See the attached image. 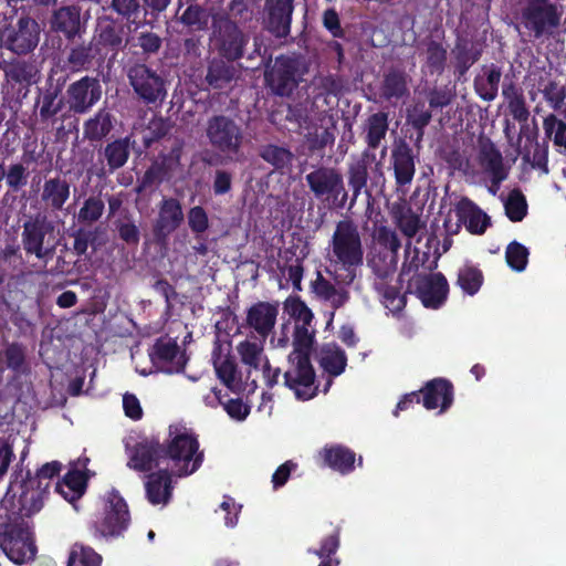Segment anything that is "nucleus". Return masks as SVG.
<instances>
[{
	"label": "nucleus",
	"mask_w": 566,
	"mask_h": 566,
	"mask_svg": "<svg viewBox=\"0 0 566 566\" xmlns=\"http://www.w3.org/2000/svg\"><path fill=\"white\" fill-rule=\"evenodd\" d=\"M198 436L192 431L170 424L161 442L157 437H146L133 447L126 444L129 454L127 467L137 472H148L160 463L170 462L179 478L189 476L202 465L205 453L199 450Z\"/></svg>",
	"instance_id": "nucleus-1"
},
{
	"label": "nucleus",
	"mask_w": 566,
	"mask_h": 566,
	"mask_svg": "<svg viewBox=\"0 0 566 566\" xmlns=\"http://www.w3.org/2000/svg\"><path fill=\"white\" fill-rule=\"evenodd\" d=\"M388 129V113L377 112L367 117L364 125V142L367 149L363 150L359 156L353 157L347 166V185L352 191L349 208L355 206L361 193H365L369 200L373 198L374 188L381 191L385 187L386 178L382 164L377 160L373 150L381 145Z\"/></svg>",
	"instance_id": "nucleus-2"
},
{
	"label": "nucleus",
	"mask_w": 566,
	"mask_h": 566,
	"mask_svg": "<svg viewBox=\"0 0 566 566\" xmlns=\"http://www.w3.org/2000/svg\"><path fill=\"white\" fill-rule=\"evenodd\" d=\"M331 263L328 271L336 284L350 286L364 265V245L358 226L352 219L339 220L329 241Z\"/></svg>",
	"instance_id": "nucleus-3"
},
{
	"label": "nucleus",
	"mask_w": 566,
	"mask_h": 566,
	"mask_svg": "<svg viewBox=\"0 0 566 566\" xmlns=\"http://www.w3.org/2000/svg\"><path fill=\"white\" fill-rule=\"evenodd\" d=\"M205 136L216 155L203 158V163L213 166L239 161L243 156L245 140L242 125L232 116L213 114L207 118Z\"/></svg>",
	"instance_id": "nucleus-4"
},
{
	"label": "nucleus",
	"mask_w": 566,
	"mask_h": 566,
	"mask_svg": "<svg viewBox=\"0 0 566 566\" xmlns=\"http://www.w3.org/2000/svg\"><path fill=\"white\" fill-rule=\"evenodd\" d=\"M564 13L560 0H522L520 24L531 39L549 40L559 33Z\"/></svg>",
	"instance_id": "nucleus-5"
},
{
	"label": "nucleus",
	"mask_w": 566,
	"mask_h": 566,
	"mask_svg": "<svg viewBox=\"0 0 566 566\" xmlns=\"http://www.w3.org/2000/svg\"><path fill=\"white\" fill-rule=\"evenodd\" d=\"M210 43L217 54L226 60L238 62L248 55L251 36L228 14L216 13L212 17Z\"/></svg>",
	"instance_id": "nucleus-6"
},
{
	"label": "nucleus",
	"mask_w": 566,
	"mask_h": 566,
	"mask_svg": "<svg viewBox=\"0 0 566 566\" xmlns=\"http://www.w3.org/2000/svg\"><path fill=\"white\" fill-rule=\"evenodd\" d=\"M127 78L137 99L146 106H161L168 90L163 73L146 63L136 62L128 66Z\"/></svg>",
	"instance_id": "nucleus-7"
},
{
	"label": "nucleus",
	"mask_w": 566,
	"mask_h": 566,
	"mask_svg": "<svg viewBox=\"0 0 566 566\" xmlns=\"http://www.w3.org/2000/svg\"><path fill=\"white\" fill-rule=\"evenodd\" d=\"M305 180L316 199L329 201L335 209H352V197L345 189L343 175L336 168L318 166L305 176Z\"/></svg>",
	"instance_id": "nucleus-8"
},
{
	"label": "nucleus",
	"mask_w": 566,
	"mask_h": 566,
	"mask_svg": "<svg viewBox=\"0 0 566 566\" xmlns=\"http://www.w3.org/2000/svg\"><path fill=\"white\" fill-rule=\"evenodd\" d=\"M0 551L17 565L33 559L36 546L29 527L8 516L0 517Z\"/></svg>",
	"instance_id": "nucleus-9"
},
{
	"label": "nucleus",
	"mask_w": 566,
	"mask_h": 566,
	"mask_svg": "<svg viewBox=\"0 0 566 566\" xmlns=\"http://www.w3.org/2000/svg\"><path fill=\"white\" fill-rule=\"evenodd\" d=\"M130 514L125 499L116 489L104 496V512L93 522L91 528L95 537H119L128 528Z\"/></svg>",
	"instance_id": "nucleus-10"
},
{
	"label": "nucleus",
	"mask_w": 566,
	"mask_h": 566,
	"mask_svg": "<svg viewBox=\"0 0 566 566\" xmlns=\"http://www.w3.org/2000/svg\"><path fill=\"white\" fill-rule=\"evenodd\" d=\"M303 71L297 57L279 55L273 66L265 72V83L280 97H290L303 82Z\"/></svg>",
	"instance_id": "nucleus-11"
},
{
	"label": "nucleus",
	"mask_w": 566,
	"mask_h": 566,
	"mask_svg": "<svg viewBox=\"0 0 566 566\" xmlns=\"http://www.w3.org/2000/svg\"><path fill=\"white\" fill-rule=\"evenodd\" d=\"M40 24L31 17L22 15L15 24L1 31L0 41L3 48L17 55L32 53L40 42Z\"/></svg>",
	"instance_id": "nucleus-12"
},
{
	"label": "nucleus",
	"mask_w": 566,
	"mask_h": 566,
	"mask_svg": "<svg viewBox=\"0 0 566 566\" xmlns=\"http://www.w3.org/2000/svg\"><path fill=\"white\" fill-rule=\"evenodd\" d=\"M295 0H264L260 11L261 28L276 40L291 35Z\"/></svg>",
	"instance_id": "nucleus-13"
},
{
	"label": "nucleus",
	"mask_w": 566,
	"mask_h": 566,
	"mask_svg": "<svg viewBox=\"0 0 566 566\" xmlns=\"http://www.w3.org/2000/svg\"><path fill=\"white\" fill-rule=\"evenodd\" d=\"M289 368L283 374L284 386L292 390L297 400L306 401L317 395L315 369L308 357H287Z\"/></svg>",
	"instance_id": "nucleus-14"
},
{
	"label": "nucleus",
	"mask_w": 566,
	"mask_h": 566,
	"mask_svg": "<svg viewBox=\"0 0 566 566\" xmlns=\"http://www.w3.org/2000/svg\"><path fill=\"white\" fill-rule=\"evenodd\" d=\"M66 82L65 77L54 80L50 74L43 86L36 88V97L34 108L38 111L41 123H49L64 109L66 99L63 96V87Z\"/></svg>",
	"instance_id": "nucleus-15"
},
{
	"label": "nucleus",
	"mask_w": 566,
	"mask_h": 566,
	"mask_svg": "<svg viewBox=\"0 0 566 566\" xmlns=\"http://www.w3.org/2000/svg\"><path fill=\"white\" fill-rule=\"evenodd\" d=\"M149 358L153 366L167 375L182 373L188 358L186 353L180 350L176 339L159 337L149 349Z\"/></svg>",
	"instance_id": "nucleus-16"
},
{
	"label": "nucleus",
	"mask_w": 566,
	"mask_h": 566,
	"mask_svg": "<svg viewBox=\"0 0 566 566\" xmlns=\"http://www.w3.org/2000/svg\"><path fill=\"white\" fill-rule=\"evenodd\" d=\"M99 80L85 75L71 83L66 88V103L73 114L88 113L102 97Z\"/></svg>",
	"instance_id": "nucleus-17"
},
{
	"label": "nucleus",
	"mask_w": 566,
	"mask_h": 566,
	"mask_svg": "<svg viewBox=\"0 0 566 566\" xmlns=\"http://www.w3.org/2000/svg\"><path fill=\"white\" fill-rule=\"evenodd\" d=\"M415 289L416 296L426 308L438 310L447 301L449 283L441 272L431 274H417L410 283Z\"/></svg>",
	"instance_id": "nucleus-18"
},
{
	"label": "nucleus",
	"mask_w": 566,
	"mask_h": 566,
	"mask_svg": "<svg viewBox=\"0 0 566 566\" xmlns=\"http://www.w3.org/2000/svg\"><path fill=\"white\" fill-rule=\"evenodd\" d=\"M185 214L181 202L174 197L164 198L153 224V237L157 244H166L169 237L182 224Z\"/></svg>",
	"instance_id": "nucleus-19"
},
{
	"label": "nucleus",
	"mask_w": 566,
	"mask_h": 566,
	"mask_svg": "<svg viewBox=\"0 0 566 566\" xmlns=\"http://www.w3.org/2000/svg\"><path fill=\"white\" fill-rule=\"evenodd\" d=\"M337 285L326 279L321 271L316 272V277L310 283V290L314 297L319 302L328 303L332 307L326 328L333 324L335 312L342 308L350 298L347 286L343 284Z\"/></svg>",
	"instance_id": "nucleus-20"
},
{
	"label": "nucleus",
	"mask_w": 566,
	"mask_h": 566,
	"mask_svg": "<svg viewBox=\"0 0 566 566\" xmlns=\"http://www.w3.org/2000/svg\"><path fill=\"white\" fill-rule=\"evenodd\" d=\"M81 13L82 9L77 4L55 9L49 21L51 31L62 34L69 41L81 38L86 31V22L82 20Z\"/></svg>",
	"instance_id": "nucleus-21"
},
{
	"label": "nucleus",
	"mask_w": 566,
	"mask_h": 566,
	"mask_svg": "<svg viewBox=\"0 0 566 566\" xmlns=\"http://www.w3.org/2000/svg\"><path fill=\"white\" fill-rule=\"evenodd\" d=\"M50 482L38 478V474H31L27 471L25 478L21 483V493L18 499L19 514L31 516L39 512L43 506L44 495L48 493Z\"/></svg>",
	"instance_id": "nucleus-22"
},
{
	"label": "nucleus",
	"mask_w": 566,
	"mask_h": 566,
	"mask_svg": "<svg viewBox=\"0 0 566 566\" xmlns=\"http://www.w3.org/2000/svg\"><path fill=\"white\" fill-rule=\"evenodd\" d=\"M93 43L99 53L112 52L115 57L126 43L124 42V27L118 24L112 17L98 18Z\"/></svg>",
	"instance_id": "nucleus-23"
},
{
	"label": "nucleus",
	"mask_w": 566,
	"mask_h": 566,
	"mask_svg": "<svg viewBox=\"0 0 566 566\" xmlns=\"http://www.w3.org/2000/svg\"><path fill=\"white\" fill-rule=\"evenodd\" d=\"M71 196V182L61 175L44 179L40 190L39 202L50 213H56L64 209Z\"/></svg>",
	"instance_id": "nucleus-24"
},
{
	"label": "nucleus",
	"mask_w": 566,
	"mask_h": 566,
	"mask_svg": "<svg viewBox=\"0 0 566 566\" xmlns=\"http://www.w3.org/2000/svg\"><path fill=\"white\" fill-rule=\"evenodd\" d=\"M416 156L410 145L399 140L391 149L390 166L394 170L397 187L409 186L416 174Z\"/></svg>",
	"instance_id": "nucleus-25"
},
{
	"label": "nucleus",
	"mask_w": 566,
	"mask_h": 566,
	"mask_svg": "<svg viewBox=\"0 0 566 566\" xmlns=\"http://www.w3.org/2000/svg\"><path fill=\"white\" fill-rule=\"evenodd\" d=\"M52 230V226L45 217H36L25 221L22 231V244L27 254H33L38 259H45L52 253V249L43 247L45 235Z\"/></svg>",
	"instance_id": "nucleus-26"
},
{
	"label": "nucleus",
	"mask_w": 566,
	"mask_h": 566,
	"mask_svg": "<svg viewBox=\"0 0 566 566\" xmlns=\"http://www.w3.org/2000/svg\"><path fill=\"white\" fill-rule=\"evenodd\" d=\"M317 461L321 467L329 468L342 475H346L355 469L356 453L344 444H325L318 451Z\"/></svg>",
	"instance_id": "nucleus-27"
},
{
	"label": "nucleus",
	"mask_w": 566,
	"mask_h": 566,
	"mask_svg": "<svg viewBox=\"0 0 566 566\" xmlns=\"http://www.w3.org/2000/svg\"><path fill=\"white\" fill-rule=\"evenodd\" d=\"M419 392L422 395V405L428 410L440 407V411L444 412L453 403L454 387L446 378H434L427 381Z\"/></svg>",
	"instance_id": "nucleus-28"
},
{
	"label": "nucleus",
	"mask_w": 566,
	"mask_h": 566,
	"mask_svg": "<svg viewBox=\"0 0 566 566\" xmlns=\"http://www.w3.org/2000/svg\"><path fill=\"white\" fill-rule=\"evenodd\" d=\"M277 315V304L259 301L248 308L245 324L259 336L266 338L274 329Z\"/></svg>",
	"instance_id": "nucleus-29"
},
{
	"label": "nucleus",
	"mask_w": 566,
	"mask_h": 566,
	"mask_svg": "<svg viewBox=\"0 0 566 566\" xmlns=\"http://www.w3.org/2000/svg\"><path fill=\"white\" fill-rule=\"evenodd\" d=\"M145 481V493L147 501L153 505H167L174 491L172 470L159 469L155 472L148 471Z\"/></svg>",
	"instance_id": "nucleus-30"
},
{
	"label": "nucleus",
	"mask_w": 566,
	"mask_h": 566,
	"mask_svg": "<svg viewBox=\"0 0 566 566\" xmlns=\"http://www.w3.org/2000/svg\"><path fill=\"white\" fill-rule=\"evenodd\" d=\"M106 53H99L93 41L82 42L70 48L66 56V66L72 72L91 70L95 64L104 63Z\"/></svg>",
	"instance_id": "nucleus-31"
},
{
	"label": "nucleus",
	"mask_w": 566,
	"mask_h": 566,
	"mask_svg": "<svg viewBox=\"0 0 566 566\" xmlns=\"http://www.w3.org/2000/svg\"><path fill=\"white\" fill-rule=\"evenodd\" d=\"M395 266H386L382 269L374 268V273L380 280L375 282V290L382 298V304L394 315L400 314L407 305V297L400 293L399 286L386 283V279L392 274Z\"/></svg>",
	"instance_id": "nucleus-32"
},
{
	"label": "nucleus",
	"mask_w": 566,
	"mask_h": 566,
	"mask_svg": "<svg viewBox=\"0 0 566 566\" xmlns=\"http://www.w3.org/2000/svg\"><path fill=\"white\" fill-rule=\"evenodd\" d=\"M454 211L459 221L465 224L471 234L481 235L491 226L490 217L468 197H462L457 202Z\"/></svg>",
	"instance_id": "nucleus-33"
},
{
	"label": "nucleus",
	"mask_w": 566,
	"mask_h": 566,
	"mask_svg": "<svg viewBox=\"0 0 566 566\" xmlns=\"http://www.w3.org/2000/svg\"><path fill=\"white\" fill-rule=\"evenodd\" d=\"M454 74L458 78L465 76L468 71L482 56V48L465 36L458 35L451 50Z\"/></svg>",
	"instance_id": "nucleus-34"
},
{
	"label": "nucleus",
	"mask_w": 566,
	"mask_h": 566,
	"mask_svg": "<svg viewBox=\"0 0 566 566\" xmlns=\"http://www.w3.org/2000/svg\"><path fill=\"white\" fill-rule=\"evenodd\" d=\"M133 145L130 136H125L108 142L98 150V156L106 161L108 174H114L127 164Z\"/></svg>",
	"instance_id": "nucleus-35"
},
{
	"label": "nucleus",
	"mask_w": 566,
	"mask_h": 566,
	"mask_svg": "<svg viewBox=\"0 0 566 566\" xmlns=\"http://www.w3.org/2000/svg\"><path fill=\"white\" fill-rule=\"evenodd\" d=\"M8 83L29 87L39 80L40 70L34 60L14 59L3 66Z\"/></svg>",
	"instance_id": "nucleus-36"
},
{
	"label": "nucleus",
	"mask_w": 566,
	"mask_h": 566,
	"mask_svg": "<svg viewBox=\"0 0 566 566\" xmlns=\"http://www.w3.org/2000/svg\"><path fill=\"white\" fill-rule=\"evenodd\" d=\"M408 74L399 67H390L382 77L380 84V97L387 102L400 101L408 97Z\"/></svg>",
	"instance_id": "nucleus-37"
},
{
	"label": "nucleus",
	"mask_w": 566,
	"mask_h": 566,
	"mask_svg": "<svg viewBox=\"0 0 566 566\" xmlns=\"http://www.w3.org/2000/svg\"><path fill=\"white\" fill-rule=\"evenodd\" d=\"M479 163L485 172L494 175L495 182L507 178L509 172L504 167L502 154L490 138L480 140Z\"/></svg>",
	"instance_id": "nucleus-38"
},
{
	"label": "nucleus",
	"mask_w": 566,
	"mask_h": 566,
	"mask_svg": "<svg viewBox=\"0 0 566 566\" xmlns=\"http://www.w3.org/2000/svg\"><path fill=\"white\" fill-rule=\"evenodd\" d=\"M234 61L221 56L212 57L207 65L206 83L213 90L228 87L235 77Z\"/></svg>",
	"instance_id": "nucleus-39"
},
{
	"label": "nucleus",
	"mask_w": 566,
	"mask_h": 566,
	"mask_svg": "<svg viewBox=\"0 0 566 566\" xmlns=\"http://www.w3.org/2000/svg\"><path fill=\"white\" fill-rule=\"evenodd\" d=\"M87 488V479L78 470H70L62 479L55 483V492L78 511L76 502L84 495Z\"/></svg>",
	"instance_id": "nucleus-40"
},
{
	"label": "nucleus",
	"mask_w": 566,
	"mask_h": 566,
	"mask_svg": "<svg viewBox=\"0 0 566 566\" xmlns=\"http://www.w3.org/2000/svg\"><path fill=\"white\" fill-rule=\"evenodd\" d=\"M114 128V116L106 108H99L83 124L84 139L94 143L102 142Z\"/></svg>",
	"instance_id": "nucleus-41"
},
{
	"label": "nucleus",
	"mask_w": 566,
	"mask_h": 566,
	"mask_svg": "<svg viewBox=\"0 0 566 566\" xmlns=\"http://www.w3.org/2000/svg\"><path fill=\"white\" fill-rule=\"evenodd\" d=\"M212 9H209L197 1L189 3L179 17V22L190 32H206L212 22Z\"/></svg>",
	"instance_id": "nucleus-42"
},
{
	"label": "nucleus",
	"mask_w": 566,
	"mask_h": 566,
	"mask_svg": "<svg viewBox=\"0 0 566 566\" xmlns=\"http://www.w3.org/2000/svg\"><path fill=\"white\" fill-rule=\"evenodd\" d=\"M501 76V69L494 64L484 72V75H476L473 82L476 95L485 102L494 101L497 96Z\"/></svg>",
	"instance_id": "nucleus-43"
},
{
	"label": "nucleus",
	"mask_w": 566,
	"mask_h": 566,
	"mask_svg": "<svg viewBox=\"0 0 566 566\" xmlns=\"http://www.w3.org/2000/svg\"><path fill=\"white\" fill-rule=\"evenodd\" d=\"M168 176L169 172L165 169V164H159L158 160L153 161L143 176L137 178L136 193H154Z\"/></svg>",
	"instance_id": "nucleus-44"
},
{
	"label": "nucleus",
	"mask_w": 566,
	"mask_h": 566,
	"mask_svg": "<svg viewBox=\"0 0 566 566\" xmlns=\"http://www.w3.org/2000/svg\"><path fill=\"white\" fill-rule=\"evenodd\" d=\"M396 226L408 239H412L421 227L420 217L408 206H398L392 211Z\"/></svg>",
	"instance_id": "nucleus-45"
},
{
	"label": "nucleus",
	"mask_w": 566,
	"mask_h": 566,
	"mask_svg": "<svg viewBox=\"0 0 566 566\" xmlns=\"http://www.w3.org/2000/svg\"><path fill=\"white\" fill-rule=\"evenodd\" d=\"M259 156L265 163L273 166L276 170H283L287 168L294 158L293 153L289 148L274 144H266L261 146Z\"/></svg>",
	"instance_id": "nucleus-46"
},
{
	"label": "nucleus",
	"mask_w": 566,
	"mask_h": 566,
	"mask_svg": "<svg viewBox=\"0 0 566 566\" xmlns=\"http://www.w3.org/2000/svg\"><path fill=\"white\" fill-rule=\"evenodd\" d=\"M103 9L112 11L127 23L136 24V28L140 25V22L137 23L142 10L139 0H109Z\"/></svg>",
	"instance_id": "nucleus-47"
},
{
	"label": "nucleus",
	"mask_w": 566,
	"mask_h": 566,
	"mask_svg": "<svg viewBox=\"0 0 566 566\" xmlns=\"http://www.w3.org/2000/svg\"><path fill=\"white\" fill-rule=\"evenodd\" d=\"M432 119L431 109L426 107L424 102H416L408 111L407 122L416 129V145L420 144L424 136V129Z\"/></svg>",
	"instance_id": "nucleus-48"
},
{
	"label": "nucleus",
	"mask_w": 566,
	"mask_h": 566,
	"mask_svg": "<svg viewBox=\"0 0 566 566\" xmlns=\"http://www.w3.org/2000/svg\"><path fill=\"white\" fill-rule=\"evenodd\" d=\"M484 281L482 271L472 264H465L458 272L457 284L469 295L479 292Z\"/></svg>",
	"instance_id": "nucleus-49"
},
{
	"label": "nucleus",
	"mask_w": 566,
	"mask_h": 566,
	"mask_svg": "<svg viewBox=\"0 0 566 566\" xmlns=\"http://www.w3.org/2000/svg\"><path fill=\"white\" fill-rule=\"evenodd\" d=\"M448 59L447 49L441 42L430 40L426 49V64L431 74L441 75L446 70Z\"/></svg>",
	"instance_id": "nucleus-50"
},
{
	"label": "nucleus",
	"mask_w": 566,
	"mask_h": 566,
	"mask_svg": "<svg viewBox=\"0 0 566 566\" xmlns=\"http://www.w3.org/2000/svg\"><path fill=\"white\" fill-rule=\"evenodd\" d=\"M104 210L105 203L101 196H90L80 208L77 220L81 224L91 226L102 218Z\"/></svg>",
	"instance_id": "nucleus-51"
},
{
	"label": "nucleus",
	"mask_w": 566,
	"mask_h": 566,
	"mask_svg": "<svg viewBox=\"0 0 566 566\" xmlns=\"http://www.w3.org/2000/svg\"><path fill=\"white\" fill-rule=\"evenodd\" d=\"M3 357L7 368L11 369L17 375L25 374L29 370L23 345L19 343L9 344L3 350Z\"/></svg>",
	"instance_id": "nucleus-52"
},
{
	"label": "nucleus",
	"mask_w": 566,
	"mask_h": 566,
	"mask_svg": "<svg viewBox=\"0 0 566 566\" xmlns=\"http://www.w3.org/2000/svg\"><path fill=\"white\" fill-rule=\"evenodd\" d=\"M504 209L506 217L512 222H520L526 217L527 201L520 189L516 188L510 191L504 202Z\"/></svg>",
	"instance_id": "nucleus-53"
},
{
	"label": "nucleus",
	"mask_w": 566,
	"mask_h": 566,
	"mask_svg": "<svg viewBox=\"0 0 566 566\" xmlns=\"http://www.w3.org/2000/svg\"><path fill=\"white\" fill-rule=\"evenodd\" d=\"M102 556L92 547L74 544L67 560V566H101Z\"/></svg>",
	"instance_id": "nucleus-54"
},
{
	"label": "nucleus",
	"mask_w": 566,
	"mask_h": 566,
	"mask_svg": "<svg viewBox=\"0 0 566 566\" xmlns=\"http://www.w3.org/2000/svg\"><path fill=\"white\" fill-rule=\"evenodd\" d=\"M314 335L305 326H296L293 337V350L287 357H308L311 359Z\"/></svg>",
	"instance_id": "nucleus-55"
},
{
	"label": "nucleus",
	"mask_w": 566,
	"mask_h": 566,
	"mask_svg": "<svg viewBox=\"0 0 566 566\" xmlns=\"http://www.w3.org/2000/svg\"><path fill=\"white\" fill-rule=\"evenodd\" d=\"M543 128L547 138L557 147L566 149V123L555 114L547 115L543 120Z\"/></svg>",
	"instance_id": "nucleus-56"
},
{
	"label": "nucleus",
	"mask_w": 566,
	"mask_h": 566,
	"mask_svg": "<svg viewBox=\"0 0 566 566\" xmlns=\"http://www.w3.org/2000/svg\"><path fill=\"white\" fill-rule=\"evenodd\" d=\"M530 252L525 245L517 241L509 243L505 250V260L507 265L516 272H522L528 263Z\"/></svg>",
	"instance_id": "nucleus-57"
},
{
	"label": "nucleus",
	"mask_w": 566,
	"mask_h": 566,
	"mask_svg": "<svg viewBox=\"0 0 566 566\" xmlns=\"http://www.w3.org/2000/svg\"><path fill=\"white\" fill-rule=\"evenodd\" d=\"M30 172L23 163H12L8 166L7 187L12 192L23 189L29 181Z\"/></svg>",
	"instance_id": "nucleus-58"
},
{
	"label": "nucleus",
	"mask_w": 566,
	"mask_h": 566,
	"mask_svg": "<svg viewBox=\"0 0 566 566\" xmlns=\"http://www.w3.org/2000/svg\"><path fill=\"white\" fill-rule=\"evenodd\" d=\"M321 365L331 376H339L344 373L347 365L346 354L338 347L334 350H328L322 357Z\"/></svg>",
	"instance_id": "nucleus-59"
},
{
	"label": "nucleus",
	"mask_w": 566,
	"mask_h": 566,
	"mask_svg": "<svg viewBox=\"0 0 566 566\" xmlns=\"http://www.w3.org/2000/svg\"><path fill=\"white\" fill-rule=\"evenodd\" d=\"M339 547V531L336 530L333 534L323 538L321 547L318 549L310 551L315 554L322 560L318 566H333V555Z\"/></svg>",
	"instance_id": "nucleus-60"
},
{
	"label": "nucleus",
	"mask_w": 566,
	"mask_h": 566,
	"mask_svg": "<svg viewBox=\"0 0 566 566\" xmlns=\"http://www.w3.org/2000/svg\"><path fill=\"white\" fill-rule=\"evenodd\" d=\"M115 228L122 241L128 245H137L140 240V231L132 216L115 221Z\"/></svg>",
	"instance_id": "nucleus-61"
},
{
	"label": "nucleus",
	"mask_w": 566,
	"mask_h": 566,
	"mask_svg": "<svg viewBox=\"0 0 566 566\" xmlns=\"http://www.w3.org/2000/svg\"><path fill=\"white\" fill-rule=\"evenodd\" d=\"M188 227L199 239L209 229V217L201 206L191 207L187 212Z\"/></svg>",
	"instance_id": "nucleus-62"
},
{
	"label": "nucleus",
	"mask_w": 566,
	"mask_h": 566,
	"mask_svg": "<svg viewBox=\"0 0 566 566\" xmlns=\"http://www.w3.org/2000/svg\"><path fill=\"white\" fill-rule=\"evenodd\" d=\"M335 142V135L329 128L315 129L306 135L307 148L312 153L322 151Z\"/></svg>",
	"instance_id": "nucleus-63"
},
{
	"label": "nucleus",
	"mask_w": 566,
	"mask_h": 566,
	"mask_svg": "<svg viewBox=\"0 0 566 566\" xmlns=\"http://www.w3.org/2000/svg\"><path fill=\"white\" fill-rule=\"evenodd\" d=\"M316 90H318V93L315 95V99L321 95L338 97L343 94L344 82L339 76L328 74L318 78Z\"/></svg>",
	"instance_id": "nucleus-64"
}]
</instances>
